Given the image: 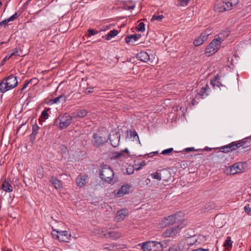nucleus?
<instances>
[{
	"mask_svg": "<svg viewBox=\"0 0 251 251\" xmlns=\"http://www.w3.org/2000/svg\"><path fill=\"white\" fill-rule=\"evenodd\" d=\"M18 83L17 77L13 75H9L6 78H3L0 82V92L4 93L16 87Z\"/></svg>",
	"mask_w": 251,
	"mask_h": 251,
	"instance_id": "obj_1",
	"label": "nucleus"
},
{
	"mask_svg": "<svg viewBox=\"0 0 251 251\" xmlns=\"http://www.w3.org/2000/svg\"><path fill=\"white\" fill-rule=\"evenodd\" d=\"M183 215L181 212L170 215L164 218L159 223L160 228L167 227L170 225L179 223L182 221Z\"/></svg>",
	"mask_w": 251,
	"mask_h": 251,
	"instance_id": "obj_2",
	"label": "nucleus"
},
{
	"mask_svg": "<svg viewBox=\"0 0 251 251\" xmlns=\"http://www.w3.org/2000/svg\"><path fill=\"white\" fill-rule=\"evenodd\" d=\"M100 177L103 181L110 182L114 177V172L107 165L100 166Z\"/></svg>",
	"mask_w": 251,
	"mask_h": 251,
	"instance_id": "obj_3",
	"label": "nucleus"
},
{
	"mask_svg": "<svg viewBox=\"0 0 251 251\" xmlns=\"http://www.w3.org/2000/svg\"><path fill=\"white\" fill-rule=\"evenodd\" d=\"M247 164L246 163L239 162L229 166L227 168V174L230 175H235L239 173H241L244 171L245 168V165Z\"/></svg>",
	"mask_w": 251,
	"mask_h": 251,
	"instance_id": "obj_4",
	"label": "nucleus"
},
{
	"mask_svg": "<svg viewBox=\"0 0 251 251\" xmlns=\"http://www.w3.org/2000/svg\"><path fill=\"white\" fill-rule=\"evenodd\" d=\"M183 228L182 224H180L177 226H172L166 229L163 232L162 235L164 237H173L176 236L179 233L181 229Z\"/></svg>",
	"mask_w": 251,
	"mask_h": 251,
	"instance_id": "obj_5",
	"label": "nucleus"
},
{
	"mask_svg": "<svg viewBox=\"0 0 251 251\" xmlns=\"http://www.w3.org/2000/svg\"><path fill=\"white\" fill-rule=\"evenodd\" d=\"M72 116L68 115L67 113L64 114L61 118L56 119V122L59 121V126L61 129H64L67 127L72 122Z\"/></svg>",
	"mask_w": 251,
	"mask_h": 251,
	"instance_id": "obj_6",
	"label": "nucleus"
},
{
	"mask_svg": "<svg viewBox=\"0 0 251 251\" xmlns=\"http://www.w3.org/2000/svg\"><path fill=\"white\" fill-rule=\"evenodd\" d=\"M93 143L95 146L99 147V146L103 145L105 143L107 142V139L102 135V134L94 133L93 135Z\"/></svg>",
	"mask_w": 251,
	"mask_h": 251,
	"instance_id": "obj_7",
	"label": "nucleus"
},
{
	"mask_svg": "<svg viewBox=\"0 0 251 251\" xmlns=\"http://www.w3.org/2000/svg\"><path fill=\"white\" fill-rule=\"evenodd\" d=\"M214 10L215 12H223L226 11H229L227 9V6L224 0H216L214 6Z\"/></svg>",
	"mask_w": 251,
	"mask_h": 251,
	"instance_id": "obj_8",
	"label": "nucleus"
},
{
	"mask_svg": "<svg viewBox=\"0 0 251 251\" xmlns=\"http://www.w3.org/2000/svg\"><path fill=\"white\" fill-rule=\"evenodd\" d=\"M53 231L58 233V236H57V239L60 242H68L71 236V233L67 231H58L56 229H54Z\"/></svg>",
	"mask_w": 251,
	"mask_h": 251,
	"instance_id": "obj_9",
	"label": "nucleus"
},
{
	"mask_svg": "<svg viewBox=\"0 0 251 251\" xmlns=\"http://www.w3.org/2000/svg\"><path fill=\"white\" fill-rule=\"evenodd\" d=\"M111 145L114 147L118 146L120 139V134L119 132L112 131L109 137Z\"/></svg>",
	"mask_w": 251,
	"mask_h": 251,
	"instance_id": "obj_10",
	"label": "nucleus"
},
{
	"mask_svg": "<svg viewBox=\"0 0 251 251\" xmlns=\"http://www.w3.org/2000/svg\"><path fill=\"white\" fill-rule=\"evenodd\" d=\"M239 145L237 141L232 142L228 145L220 147V151L227 153L230 151H235L239 148Z\"/></svg>",
	"mask_w": 251,
	"mask_h": 251,
	"instance_id": "obj_11",
	"label": "nucleus"
},
{
	"mask_svg": "<svg viewBox=\"0 0 251 251\" xmlns=\"http://www.w3.org/2000/svg\"><path fill=\"white\" fill-rule=\"evenodd\" d=\"M210 30H207L203 32H202L200 36L194 42V44L195 46H198L202 44L207 39L208 36L211 34Z\"/></svg>",
	"mask_w": 251,
	"mask_h": 251,
	"instance_id": "obj_12",
	"label": "nucleus"
},
{
	"mask_svg": "<svg viewBox=\"0 0 251 251\" xmlns=\"http://www.w3.org/2000/svg\"><path fill=\"white\" fill-rule=\"evenodd\" d=\"M156 241H148L142 244V249L143 251H157Z\"/></svg>",
	"mask_w": 251,
	"mask_h": 251,
	"instance_id": "obj_13",
	"label": "nucleus"
},
{
	"mask_svg": "<svg viewBox=\"0 0 251 251\" xmlns=\"http://www.w3.org/2000/svg\"><path fill=\"white\" fill-rule=\"evenodd\" d=\"M88 176L85 174H79L76 178V183L80 187H84L87 182Z\"/></svg>",
	"mask_w": 251,
	"mask_h": 251,
	"instance_id": "obj_14",
	"label": "nucleus"
},
{
	"mask_svg": "<svg viewBox=\"0 0 251 251\" xmlns=\"http://www.w3.org/2000/svg\"><path fill=\"white\" fill-rule=\"evenodd\" d=\"M157 176L158 180H162L165 181H168L171 177L170 172L166 170H161L159 173H158Z\"/></svg>",
	"mask_w": 251,
	"mask_h": 251,
	"instance_id": "obj_15",
	"label": "nucleus"
},
{
	"mask_svg": "<svg viewBox=\"0 0 251 251\" xmlns=\"http://www.w3.org/2000/svg\"><path fill=\"white\" fill-rule=\"evenodd\" d=\"M130 188V186L128 184L123 185L117 192L116 196L118 197H123L125 194L128 193Z\"/></svg>",
	"mask_w": 251,
	"mask_h": 251,
	"instance_id": "obj_16",
	"label": "nucleus"
},
{
	"mask_svg": "<svg viewBox=\"0 0 251 251\" xmlns=\"http://www.w3.org/2000/svg\"><path fill=\"white\" fill-rule=\"evenodd\" d=\"M251 140V136L250 137H248L247 138H246L243 140H241L239 141H238V144L239 145H238L239 148L240 147H242L243 149H246L247 148L250 147L251 146V142L249 141V140Z\"/></svg>",
	"mask_w": 251,
	"mask_h": 251,
	"instance_id": "obj_17",
	"label": "nucleus"
},
{
	"mask_svg": "<svg viewBox=\"0 0 251 251\" xmlns=\"http://www.w3.org/2000/svg\"><path fill=\"white\" fill-rule=\"evenodd\" d=\"M104 236L107 238H111L113 240H116L122 236V233L116 231H109L104 234Z\"/></svg>",
	"mask_w": 251,
	"mask_h": 251,
	"instance_id": "obj_18",
	"label": "nucleus"
},
{
	"mask_svg": "<svg viewBox=\"0 0 251 251\" xmlns=\"http://www.w3.org/2000/svg\"><path fill=\"white\" fill-rule=\"evenodd\" d=\"M39 129L40 127L37 125L36 123H35L34 124L32 125V131L31 134L29 135L30 140L32 143H33L35 139V137L36 135L38 134Z\"/></svg>",
	"mask_w": 251,
	"mask_h": 251,
	"instance_id": "obj_19",
	"label": "nucleus"
},
{
	"mask_svg": "<svg viewBox=\"0 0 251 251\" xmlns=\"http://www.w3.org/2000/svg\"><path fill=\"white\" fill-rule=\"evenodd\" d=\"M126 132V138L132 139V141H135L137 142L140 143L139 136L138 135L137 133L135 130H127Z\"/></svg>",
	"mask_w": 251,
	"mask_h": 251,
	"instance_id": "obj_20",
	"label": "nucleus"
},
{
	"mask_svg": "<svg viewBox=\"0 0 251 251\" xmlns=\"http://www.w3.org/2000/svg\"><path fill=\"white\" fill-rule=\"evenodd\" d=\"M136 58L138 60L143 62H147L150 59L149 55L145 51H141L137 53L136 55Z\"/></svg>",
	"mask_w": 251,
	"mask_h": 251,
	"instance_id": "obj_21",
	"label": "nucleus"
},
{
	"mask_svg": "<svg viewBox=\"0 0 251 251\" xmlns=\"http://www.w3.org/2000/svg\"><path fill=\"white\" fill-rule=\"evenodd\" d=\"M209 86L206 84L204 87H202L198 92L199 95L201 96L202 99L208 95Z\"/></svg>",
	"mask_w": 251,
	"mask_h": 251,
	"instance_id": "obj_22",
	"label": "nucleus"
},
{
	"mask_svg": "<svg viewBox=\"0 0 251 251\" xmlns=\"http://www.w3.org/2000/svg\"><path fill=\"white\" fill-rule=\"evenodd\" d=\"M123 6L126 10L133 9L135 6V3L132 0H127L124 2Z\"/></svg>",
	"mask_w": 251,
	"mask_h": 251,
	"instance_id": "obj_23",
	"label": "nucleus"
},
{
	"mask_svg": "<svg viewBox=\"0 0 251 251\" xmlns=\"http://www.w3.org/2000/svg\"><path fill=\"white\" fill-rule=\"evenodd\" d=\"M225 2L226 3L227 9L229 10L232 9L235 7L239 2V0H224Z\"/></svg>",
	"mask_w": 251,
	"mask_h": 251,
	"instance_id": "obj_24",
	"label": "nucleus"
},
{
	"mask_svg": "<svg viewBox=\"0 0 251 251\" xmlns=\"http://www.w3.org/2000/svg\"><path fill=\"white\" fill-rule=\"evenodd\" d=\"M50 182H51L56 189H60L62 188L60 181L56 177L52 176L50 178Z\"/></svg>",
	"mask_w": 251,
	"mask_h": 251,
	"instance_id": "obj_25",
	"label": "nucleus"
},
{
	"mask_svg": "<svg viewBox=\"0 0 251 251\" xmlns=\"http://www.w3.org/2000/svg\"><path fill=\"white\" fill-rule=\"evenodd\" d=\"M221 42L219 39H214L208 45L210 48L215 49L217 51V50L220 48Z\"/></svg>",
	"mask_w": 251,
	"mask_h": 251,
	"instance_id": "obj_26",
	"label": "nucleus"
},
{
	"mask_svg": "<svg viewBox=\"0 0 251 251\" xmlns=\"http://www.w3.org/2000/svg\"><path fill=\"white\" fill-rule=\"evenodd\" d=\"M2 189L5 192H12L13 190V187L11 183L7 181H4L1 186Z\"/></svg>",
	"mask_w": 251,
	"mask_h": 251,
	"instance_id": "obj_27",
	"label": "nucleus"
},
{
	"mask_svg": "<svg viewBox=\"0 0 251 251\" xmlns=\"http://www.w3.org/2000/svg\"><path fill=\"white\" fill-rule=\"evenodd\" d=\"M66 100V97L65 96V95L62 94L56 98H55L54 99H50V102H51L52 103H57L62 101H65Z\"/></svg>",
	"mask_w": 251,
	"mask_h": 251,
	"instance_id": "obj_28",
	"label": "nucleus"
},
{
	"mask_svg": "<svg viewBox=\"0 0 251 251\" xmlns=\"http://www.w3.org/2000/svg\"><path fill=\"white\" fill-rule=\"evenodd\" d=\"M141 37V34H132L128 35L126 38V42L127 44H128L130 43L131 40H133L134 41H136Z\"/></svg>",
	"mask_w": 251,
	"mask_h": 251,
	"instance_id": "obj_29",
	"label": "nucleus"
},
{
	"mask_svg": "<svg viewBox=\"0 0 251 251\" xmlns=\"http://www.w3.org/2000/svg\"><path fill=\"white\" fill-rule=\"evenodd\" d=\"M211 84L214 88H215V86H217L218 87L223 86V85L220 82V77L218 75L215 76L214 79L211 80Z\"/></svg>",
	"mask_w": 251,
	"mask_h": 251,
	"instance_id": "obj_30",
	"label": "nucleus"
},
{
	"mask_svg": "<svg viewBox=\"0 0 251 251\" xmlns=\"http://www.w3.org/2000/svg\"><path fill=\"white\" fill-rule=\"evenodd\" d=\"M87 111L85 109H81L77 112L76 116H74V117L83 118L87 114Z\"/></svg>",
	"mask_w": 251,
	"mask_h": 251,
	"instance_id": "obj_31",
	"label": "nucleus"
},
{
	"mask_svg": "<svg viewBox=\"0 0 251 251\" xmlns=\"http://www.w3.org/2000/svg\"><path fill=\"white\" fill-rule=\"evenodd\" d=\"M118 33V31L116 29H114L113 30H111L106 35V39L107 40H109L113 37L116 36Z\"/></svg>",
	"mask_w": 251,
	"mask_h": 251,
	"instance_id": "obj_32",
	"label": "nucleus"
},
{
	"mask_svg": "<svg viewBox=\"0 0 251 251\" xmlns=\"http://www.w3.org/2000/svg\"><path fill=\"white\" fill-rule=\"evenodd\" d=\"M232 245V242L231 241L230 237H227L224 244V247L226 249H228L231 248Z\"/></svg>",
	"mask_w": 251,
	"mask_h": 251,
	"instance_id": "obj_33",
	"label": "nucleus"
},
{
	"mask_svg": "<svg viewBox=\"0 0 251 251\" xmlns=\"http://www.w3.org/2000/svg\"><path fill=\"white\" fill-rule=\"evenodd\" d=\"M14 55L21 56L22 55V50L20 48H16L12 50V52L10 54V55L12 56Z\"/></svg>",
	"mask_w": 251,
	"mask_h": 251,
	"instance_id": "obj_34",
	"label": "nucleus"
},
{
	"mask_svg": "<svg viewBox=\"0 0 251 251\" xmlns=\"http://www.w3.org/2000/svg\"><path fill=\"white\" fill-rule=\"evenodd\" d=\"M124 210H119L117 213V217L119 220H123L126 215L124 213Z\"/></svg>",
	"mask_w": 251,
	"mask_h": 251,
	"instance_id": "obj_35",
	"label": "nucleus"
},
{
	"mask_svg": "<svg viewBox=\"0 0 251 251\" xmlns=\"http://www.w3.org/2000/svg\"><path fill=\"white\" fill-rule=\"evenodd\" d=\"M216 51L215 50V49H212V48H210L209 46H208L206 49L205 53L207 56H210L212 54H214Z\"/></svg>",
	"mask_w": 251,
	"mask_h": 251,
	"instance_id": "obj_36",
	"label": "nucleus"
},
{
	"mask_svg": "<svg viewBox=\"0 0 251 251\" xmlns=\"http://www.w3.org/2000/svg\"><path fill=\"white\" fill-rule=\"evenodd\" d=\"M136 30L139 31L143 32L145 30V25L143 22L140 23L136 27Z\"/></svg>",
	"mask_w": 251,
	"mask_h": 251,
	"instance_id": "obj_37",
	"label": "nucleus"
},
{
	"mask_svg": "<svg viewBox=\"0 0 251 251\" xmlns=\"http://www.w3.org/2000/svg\"><path fill=\"white\" fill-rule=\"evenodd\" d=\"M178 0V5L180 6H186L188 3L189 1L190 0Z\"/></svg>",
	"mask_w": 251,
	"mask_h": 251,
	"instance_id": "obj_38",
	"label": "nucleus"
},
{
	"mask_svg": "<svg viewBox=\"0 0 251 251\" xmlns=\"http://www.w3.org/2000/svg\"><path fill=\"white\" fill-rule=\"evenodd\" d=\"M37 176L39 178H42L44 176V171L43 168L38 169L37 170Z\"/></svg>",
	"mask_w": 251,
	"mask_h": 251,
	"instance_id": "obj_39",
	"label": "nucleus"
},
{
	"mask_svg": "<svg viewBox=\"0 0 251 251\" xmlns=\"http://www.w3.org/2000/svg\"><path fill=\"white\" fill-rule=\"evenodd\" d=\"M173 148H171L163 151L160 154L163 155H169L173 151Z\"/></svg>",
	"mask_w": 251,
	"mask_h": 251,
	"instance_id": "obj_40",
	"label": "nucleus"
},
{
	"mask_svg": "<svg viewBox=\"0 0 251 251\" xmlns=\"http://www.w3.org/2000/svg\"><path fill=\"white\" fill-rule=\"evenodd\" d=\"M49 117L48 113L47 112V110L46 109L42 111L41 114V117L39 119L40 122H41V118H43L45 120L47 119Z\"/></svg>",
	"mask_w": 251,
	"mask_h": 251,
	"instance_id": "obj_41",
	"label": "nucleus"
},
{
	"mask_svg": "<svg viewBox=\"0 0 251 251\" xmlns=\"http://www.w3.org/2000/svg\"><path fill=\"white\" fill-rule=\"evenodd\" d=\"M88 36H89V37H90L91 36L95 35V34H96L97 33H98V31H96L93 29H89L88 30Z\"/></svg>",
	"mask_w": 251,
	"mask_h": 251,
	"instance_id": "obj_42",
	"label": "nucleus"
},
{
	"mask_svg": "<svg viewBox=\"0 0 251 251\" xmlns=\"http://www.w3.org/2000/svg\"><path fill=\"white\" fill-rule=\"evenodd\" d=\"M213 207H214V205H213V204L212 203H206L205 205V208L207 211L209 210L210 209H212Z\"/></svg>",
	"mask_w": 251,
	"mask_h": 251,
	"instance_id": "obj_43",
	"label": "nucleus"
},
{
	"mask_svg": "<svg viewBox=\"0 0 251 251\" xmlns=\"http://www.w3.org/2000/svg\"><path fill=\"white\" fill-rule=\"evenodd\" d=\"M18 18V14L17 12H15L12 16L8 18L9 22L13 21L16 19Z\"/></svg>",
	"mask_w": 251,
	"mask_h": 251,
	"instance_id": "obj_44",
	"label": "nucleus"
},
{
	"mask_svg": "<svg viewBox=\"0 0 251 251\" xmlns=\"http://www.w3.org/2000/svg\"><path fill=\"white\" fill-rule=\"evenodd\" d=\"M12 56L9 55H6L2 60L1 63H0V66H2L4 65V64L5 63V62L9 60Z\"/></svg>",
	"mask_w": 251,
	"mask_h": 251,
	"instance_id": "obj_45",
	"label": "nucleus"
},
{
	"mask_svg": "<svg viewBox=\"0 0 251 251\" xmlns=\"http://www.w3.org/2000/svg\"><path fill=\"white\" fill-rule=\"evenodd\" d=\"M33 80H36V78H31V79H30L29 80H26L25 81V83L24 86H23L24 89H25L27 87L29 83H30L31 82H32Z\"/></svg>",
	"mask_w": 251,
	"mask_h": 251,
	"instance_id": "obj_46",
	"label": "nucleus"
},
{
	"mask_svg": "<svg viewBox=\"0 0 251 251\" xmlns=\"http://www.w3.org/2000/svg\"><path fill=\"white\" fill-rule=\"evenodd\" d=\"M134 172L133 166H129L128 168H126V173L128 175L132 174Z\"/></svg>",
	"mask_w": 251,
	"mask_h": 251,
	"instance_id": "obj_47",
	"label": "nucleus"
},
{
	"mask_svg": "<svg viewBox=\"0 0 251 251\" xmlns=\"http://www.w3.org/2000/svg\"><path fill=\"white\" fill-rule=\"evenodd\" d=\"M9 22H10L8 19L3 20L2 21L0 22V26H4L5 27L7 25Z\"/></svg>",
	"mask_w": 251,
	"mask_h": 251,
	"instance_id": "obj_48",
	"label": "nucleus"
},
{
	"mask_svg": "<svg viewBox=\"0 0 251 251\" xmlns=\"http://www.w3.org/2000/svg\"><path fill=\"white\" fill-rule=\"evenodd\" d=\"M114 248V245L111 244H105L104 246V249L108 250H111Z\"/></svg>",
	"mask_w": 251,
	"mask_h": 251,
	"instance_id": "obj_49",
	"label": "nucleus"
},
{
	"mask_svg": "<svg viewBox=\"0 0 251 251\" xmlns=\"http://www.w3.org/2000/svg\"><path fill=\"white\" fill-rule=\"evenodd\" d=\"M244 210L246 213L249 214L251 212V208L249 205L245 206L244 207Z\"/></svg>",
	"mask_w": 251,
	"mask_h": 251,
	"instance_id": "obj_50",
	"label": "nucleus"
},
{
	"mask_svg": "<svg viewBox=\"0 0 251 251\" xmlns=\"http://www.w3.org/2000/svg\"><path fill=\"white\" fill-rule=\"evenodd\" d=\"M55 231H52L51 233V235H52V237L54 239H57V236H58V233H55Z\"/></svg>",
	"mask_w": 251,
	"mask_h": 251,
	"instance_id": "obj_51",
	"label": "nucleus"
},
{
	"mask_svg": "<svg viewBox=\"0 0 251 251\" xmlns=\"http://www.w3.org/2000/svg\"><path fill=\"white\" fill-rule=\"evenodd\" d=\"M115 154H116L115 155V158H119L121 156H122L123 155V152L120 151V152H115Z\"/></svg>",
	"mask_w": 251,
	"mask_h": 251,
	"instance_id": "obj_52",
	"label": "nucleus"
},
{
	"mask_svg": "<svg viewBox=\"0 0 251 251\" xmlns=\"http://www.w3.org/2000/svg\"><path fill=\"white\" fill-rule=\"evenodd\" d=\"M184 151H187V152H189V151H195V150L194 149V148L193 147H191V148H186L184 150Z\"/></svg>",
	"mask_w": 251,
	"mask_h": 251,
	"instance_id": "obj_53",
	"label": "nucleus"
},
{
	"mask_svg": "<svg viewBox=\"0 0 251 251\" xmlns=\"http://www.w3.org/2000/svg\"><path fill=\"white\" fill-rule=\"evenodd\" d=\"M157 20V15L154 14L151 18V23H153L155 20Z\"/></svg>",
	"mask_w": 251,
	"mask_h": 251,
	"instance_id": "obj_54",
	"label": "nucleus"
},
{
	"mask_svg": "<svg viewBox=\"0 0 251 251\" xmlns=\"http://www.w3.org/2000/svg\"><path fill=\"white\" fill-rule=\"evenodd\" d=\"M151 176V178L157 179V172L153 173Z\"/></svg>",
	"mask_w": 251,
	"mask_h": 251,
	"instance_id": "obj_55",
	"label": "nucleus"
},
{
	"mask_svg": "<svg viewBox=\"0 0 251 251\" xmlns=\"http://www.w3.org/2000/svg\"><path fill=\"white\" fill-rule=\"evenodd\" d=\"M145 182L146 184H148L149 183L151 182V178H148L147 179H146V180H145Z\"/></svg>",
	"mask_w": 251,
	"mask_h": 251,
	"instance_id": "obj_56",
	"label": "nucleus"
},
{
	"mask_svg": "<svg viewBox=\"0 0 251 251\" xmlns=\"http://www.w3.org/2000/svg\"><path fill=\"white\" fill-rule=\"evenodd\" d=\"M152 154H153V155L157 154V151H153L152 152H151V153H149L148 155L151 156V155Z\"/></svg>",
	"mask_w": 251,
	"mask_h": 251,
	"instance_id": "obj_57",
	"label": "nucleus"
},
{
	"mask_svg": "<svg viewBox=\"0 0 251 251\" xmlns=\"http://www.w3.org/2000/svg\"><path fill=\"white\" fill-rule=\"evenodd\" d=\"M163 17H164L162 15H158V21L161 20Z\"/></svg>",
	"mask_w": 251,
	"mask_h": 251,
	"instance_id": "obj_58",
	"label": "nucleus"
},
{
	"mask_svg": "<svg viewBox=\"0 0 251 251\" xmlns=\"http://www.w3.org/2000/svg\"><path fill=\"white\" fill-rule=\"evenodd\" d=\"M123 152H126V153H128V151L127 149H126L124 151H123Z\"/></svg>",
	"mask_w": 251,
	"mask_h": 251,
	"instance_id": "obj_59",
	"label": "nucleus"
},
{
	"mask_svg": "<svg viewBox=\"0 0 251 251\" xmlns=\"http://www.w3.org/2000/svg\"><path fill=\"white\" fill-rule=\"evenodd\" d=\"M25 89H24V87L21 89V93H22V92L25 90Z\"/></svg>",
	"mask_w": 251,
	"mask_h": 251,
	"instance_id": "obj_60",
	"label": "nucleus"
},
{
	"mask_svg": "<svg viewBox=\"0 0 251 251\" xmlns=\"http://www.w3.org/2000/svg\"><path fill=\"white\" fill-rule=\"evenodd\" d=\"M4 43V42H2L0 43V45L3 44Z\"/></svg>",
	"mask_w": 251,
	"mask_h": 251,
	"instance_id": "obj_61",
	"label": "nucleus"
},
{
	"mask_svg": "<svg viewBox=\"0 0 251 251\" xmlns=\"http://www.w3.org/2000/svg\"><path fill=\"white\" fill-rule=\"evenodd\" d=\"M1 5H2V2L1 1H0V7L1 6Z\"/></svg>",
	"mask_w": 251,
	"mask_h": 251,
	"instance_id": "obj_62",
	"label": "nucleus"
},
{
	"mask_svg": "<svg viewBox=\"0 0 251 251\" xmlns=\"http://www.w3.org/2000/svg\"><path fill=\"white\" fill-rule=\"evenodd\" d=\"M23 125H24V124H22L21 125V126H20V127H21V126H23Z\"/></svg>",
	"mask_w": 251,
	"mask_h": 251,
	"instance_id": "obj_63",
	"label": "nucleus"
}]
</instances>
